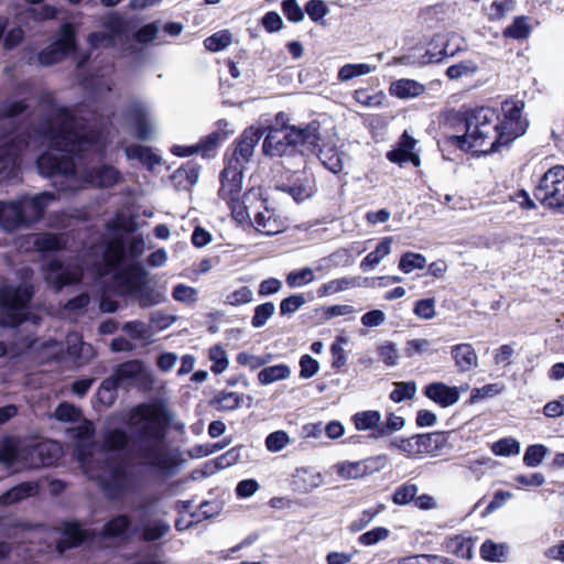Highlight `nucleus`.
<instances>
[{
	"mask_svg": "<svg viewBox=\"0 0 564 564\" xmlns=\"http://www.w3.org/2000/svg\"><path fill=\"white\" fill-rule=\"evenodd\" d=\"M426 265V258L416 252L406 251L404 252L399 261V270L405 274L413 272L414 270H422Z\"/></svg>",
	"mask_w": 564,
	"mask_h": 564,
	"instance_id": "43",
	"label": "nucleus"
},
{
	"mask_svg": "<svg viewBox=\"0 0 564 564\" xmlns=\"http://www.w3.org/2000/svg\"><path fill=\"white\" fill-rule=\"evenodd\" d=\"M115 379L117 387L124 389L132 386H145L151 382V375L148 369L138 360L127 361L118 366L110 377Z\"/></svg>",
	"mask_w": 564,
	"mask_h": 564,
	"instance_id": "15",
	"label": "nucleus"
},
{
	"mask_svg": "<svg viewBox=\"0 0 564 564\" xmlns=\"http://www.w3.org/2000/svg\"><path fill=\"white\" fill-rule=\"evenodd\" d=\"M315 280V274L313 269L303 268L300 270H294L288 273L286 275V284L290 288H302Z\"/></svg>",
	"mask_w": 564,
	"mask_h": 564,
	"instance_id": "52",
	"label": "nucleus"
},
{
	"mask_svg": "<svg viewBox=\"0 0 564 564\" xmlns=\"http://www.w3.org/2000/svg\"><path fill=\"white\" fill-rule=\"evenodd\" d=\"M444 55H445V53H443L442 51L433 53L427 50V51H425L424 54H422L420 56H416L415 53L403 55L397 59V63L403 64V65H420V66H422V65H427L430 63L440 62V61H442Z\"/></svg>",
	"mask_w": 564,
	"mask_h": 564,
	"instance_id": "42",
	"label": "nucleus"
},
{
	"mask_svg": "<svg viewBox=\"0 0 564 564\" xmlns=\"http://www.w3.org/2000/svg\"><path fill=\"white\" fill-rule=\"evenodd\" d=\"M33 271L29 268L22 270L23 282L17 288L0 281V325L18 326L31 322L33 325L40 323V317L34 314H26V305L33 294L32 285L26 281L32 276Z\"/></svg>",
	"mask_w": 564,
	"mask_h": 564,
	"instance_id": "5",
	"label": "nucleus"
},
{
	"mask_svg": "<svg viewBox=\"0 0 564 564\" xmlns=\"http://www.w3.org/2000/svg\"><path fill=\"white\" fill-rule=\"evenodd\" d=\"M124 253V245L122 240L115 239L110 241L104 249L101 254L102 262L94 264V272L98 276H102L110 272L121 261Z\"/></svg>",
	"mask_w": 564,
	"mask_h": 564,
	"instance_id": "22",
	"label": "nucleus"
},
{
	"mask_svg": "<svg viewBox=\"0 0 564 564\" xmlns=\"http://www.w3.org/2000/svg\"><path fill=\"white\" fill-rule=\"evenodd\" d=\"M415 393L416 384L414 381L395 382L394 389L390 393V399L395 403H400L404 400L413 399Z\"/></svg>",
	"mask_w": 564,
	"mask_h": 564,
	"instance_id": "58",
	"label": "nucleus"
},
{
	"mask_svg": "<svg viewBox=\"0 0 564 564\" xmlns=\"http://www.w3.org/2000/svg\"><path fill=\"white\" fill-rule=\"evenodd\" d=\"M19 135H3L0 139V174L9 176L20 164L22 144L35 148L41 140L48 151L36 161L40 174L53 178V185L62 192H77L87 186L110 187L119 183L122 175L109 164L79 170L72 156L94 159L102 156L108 144L104 122L96 110L78 108L74 113L67 109L51 106L47 117L29 140H18Z\"/></svg>",
	"mask_w": 564,
	"mask_h": 564,
	"instance_id": "1",
	"label": "nucleus"
},
{
	"mask_svg": "<svg viewBox=\"0 0 564 564\" xmlns=\"http://www.w3.org/2000/svg\"><path fill=\"white\" fill-rule=\"evenodd\" d=\"M94 436L93 423L83 421L75 430L76 455L84 473L91 479H97L111 497H120L137 487L138 480L133 470L122 464L108 459L109 453L97 449L91 444Z\"/></svg>",
	"mask_w": 564,
	"mask_h": 564,
	"instance_id": "3",
	"label": "nucleus"
},
{
	"mask_svg": "<svg viewBox=\"0 0 564 564\" xmlns=\"http://www.w3.org/2000/svg\"><path fill=\"white\" fill-rule=\"evenodd\" d=\"M102 25L108 30L107 32H94L88 36V43L94 48L112 45L115 39L120 36L123 30L122 20L116 14L105 18Z\"/></svg>",
	"mask_w": 564,
	"mask_h": 564,
	"instance_id": "20",
	"label": "nucleus"
},
{
	"mask_svg": "<svg viewBox=\"0 0 564 564\" xmlns=\"http://www.w3.org/2000/svg\"><path fill=\"white\" fill-rule=\"evenodd\" d=\"M242 401V395L237 392H220L215 398L214 404L220 411H234L241 405Z\"/></svg>",
	"mask_w": 564,
	"mask_h": 564,
	"instance_id": "53",
	"label": "nucleus"
},
{
	"mask_svg": "<svg viewBox=\"0 0 564 564\" xmlns=\"http://www.w3.org/2000/svg\"><path fill=\"white\" fill-rule=\"evenodd\" d=\"M134 297L142 307L158 305L166 300L165 290L155 291L147 289L144 285L141 286Z\"/></svg>",
	"mask_w": 564,
	"mask_h": 564,
	"instance_id": "47",
	"label": "nucleus"
},
{
	"mask_svg": "<svg viewBox=\"0 0 564 564\" xmlns=\"http://www.w3.org/2000/svg\"><path fill=\"white\" fill-rule=\"evenodd\" d=\"M523 109L524 101L521 99L511 98L501 104L502 119L498 117V129L503 147L525 133L529 121L523 116Z\"/></svg>",
	"mask_w": 564,
	"mask_h": 564,
	"instance_id": "9",
	"label": "nucleus"
},
{
	"mask_svg": "<svg viewBox=\"0 0 564 564\" xmlns=\"http://www.w3.org/2000/svg\"><path fill=\"white\" fill-rule=\"evenodd\" d=\"M447 440L444 433L414 434L409 437H394L390 440L388 448L397 449L408 458L421 459L435 457L446 446Z\"/></svg>",
	"mask_w": 564,
	"mask_h": 564,
	"instance_id": "8",
	"label": "nucleus"
},
{
	"mask_svg": "<svg viewBox=\"0 0 564 564\" xmlns=\"http://www.w3.org/2000/svg\"><path fill=\"white\" fill-rule=\"evenodd\" d=\"M130 530V519L124 514L112 518L102 528L104 534L110 538H124Z\"/></svg>",
	"mask_w": 564,
	"mask_h": 564,
	"instance_id": "38",
	"label": "nucleus"
},
{
	"mask_svg": "<svg viewBox=\"0 0 564 564\" xmlns=\"http://www.w3.org/2000/svg\"><path fill=\"white\" fill-rule=\"evenodd\" d=\"M172 413L162 403L148 402L133 406L127 415L132 432V455L143 467L162 471L169 467L166 434Z\"/></svg>",
	"mask_w": 564,
	"mask_h": 564,
	"instance_id": "2",
	"label": "nucleus"
},
{
	"mask_svg": "<svg viewBox=\"0 0 564 564\" xmlns=\"http://www.w3.org/2000/svg\"><path fill=\"white\" fill-rule=\"evenodd\" d=\"M259 204L251 203L253 207L246 208L248 217L246 221H252L254 228L267 236L278 235L283 232L288 225L275 209L270 208L268 200L262 198L261 191L259 192Z\"/></svg>",
	"mask_w": 564,
	"mask_h": 564,
	"instance_id": "11",
	"label": "nucleus"
},
{
	"mask_svg": "<svg viewBox=\"0 0 564 564\" xmlns=\"http://www.w3.org/2000/svg\"><path fill=\"white\" fill-rule=\"evenodd\" d=\"M46 283L56 291L80 280L83 269L77 265H64L56 259L50 260L43 268Z\"/></svg>",
	"mask_w": 564,
	"mask_h": 564,
	"instance_id": "13",
	"label": "nucleus"
},
{
	"mask_svg": "<svg viewBox=\"0 0 564 564\" xmlns=\"http://www.w3.org/2000/svg\"><path fill=\"white\" fill-rule=\"evenodd\" d=\"M145 272L139 265H130L115 275L116 292L121 295L135 296L141 286L145 284Z\"/></svg>",
	"mask_w": 564,
	"mask_h": 564,
	"instance_id": "18",
	"label": "nucleus"
},
{
	"mask_svg": "<svg viewBox=\"0 0 564 564\" xmlns=\"http://www.w3.org/2000/svg\"><path fill=\"white\" fill-rule=\"evenodd\" d=\"M451 355L459 371L466 372L478 366V356L471 344L454 345Z\"/></svg>",
	"mask_w": 564,
	"mask_h": 564,
	"instance_id": "27",
	"label": "nucleus"
},
{
	"mask_svg": "<svg viewBox=\"0 0 564 564\" xmlns=\"http://www.w3.org/2000/svg\"><path fill=\"white\" fill-rule=\"evenodd\" d=\"M305 12L313 22L324 24V18L329 13V9L324 0H310L305 4Z\"/></svg>",
	"mask_w": 564,
	"mask_h": 564,
	"instance_id": "60",
	"label": "nucleus"
},
{
	"mask_svg": "<svg viewBox=\"0 0 564 564\" xmlns=\"http://www.w3.org/2000/svg\"><path fill=\"white\" fill-rule=\"evenodd\" d=\"M534 197L549 208L564 209V166L557 165L544 173Z\"/></svg>",
	"mask_w": 564,
	"mask_h": 564,
	"instance_id": "10",
	"label": "nucleus"
},
{
	"mask_svg": "<svg viewBox=\"0 0 564 564\" xmlns=\"http://www.w3.org/2000/svg\"><path fill=\"white\" fill-rule=\"evenodd\" d=\"M33 243L40 251H53L61 249L65 241L63 236L42 234L34 237Z\"/></svg>",
	"mask_w": 564,
	"mask_h": 564,
	"instance_id": "51",
	"label": "nucleus"
},
{
	"mask_svg": "<svg viewBox=\"0 0 564 564\" xmlns=\"http://www.w3.org/2000/svg\"><path fill=\"white\" fill-rule=\"evenodd\" d=\"M123 150L128 160H138L149 170H153L162 163L161 155L150 147L131 144L124 147Z\"/></svg>",
	"mask_w": 564,
	"mask_h": 564,
	"instance_id": "28",
	"label": "nucleus"
},
{
	"mask_svg": "<svg viewBox=\"0 0 564 564\" xmlns=\"http://www.w3.org/2000/svg\"><path fill=\"white\" fill-rule=\"evenodd\" d=\"M318 158L322 164L334 174L344 169L343 155L335 147L324 145L319 150Z\"/></svg>",
	"mask_w": 564,
	"mask_h": 564,
	"instance_id": "37",
	"label": "nucleus"
},
{
	"mask_svg": "<svg viewBox=\"0 0 564 564\" xmlns=\"http://www.w3.org/2000/svg\"><path fill=\"white\" fill-rule=\"evenodd\" d=\"M390 531L384 527L373 528L358 536V543L364 546H372L389 538Z\"/></svg>",
	"mask_w": 564,
	"mask_h": 564,
	"instance_id": "61",
	"label": "nucleus"
},
{
	"mask_svg": "<svg viewBox=\"0 0 564 564\" xmlns=\"http://www.w3.org/2000/svg\"><path fill=\"white\" fill-rule=\"evenodd\" d=\"M549 454V449L543 444H533L527 447L523 455V464L527 467H538L542 464L545 456Z\"/></svg>",
	"mask_w": 564,
	"mask_h": 564,
	"instance_id": "49",
	"label": "nucleus"
},
{
	"mask_svg": "<svg viewBox=\"0 0 564 564\" xmlns=\"http://www.w3.org/2000/svg\"><path fill=\"white\" fill-rule=\"evenodd\" d=\"M37 485L35 482H23L20 484L0 497L1 505L15 503L24 498L34 496L37 492Z\"/></svg>",
	"mask_w": 564,
	"mask_h": 564,
	"instance_id": "36",
	"label": "nucleus"
},
{
	"mask_svg": "<svg viewBox=\"0 0 564 564\" xmlns=\"http://www.w3.org/2000/svg\"><path fill=\"white\" fill-rule=\"evenodd\" d=\"M253 301V292L249 286H240L226 295L225 304L240 306Z\"/></svg>",
	"mask_w": 564,
	"mask_h": 564,
	"instance_id": "59",
	"label": "nucleus"
},
{
	"mask_svg": "<svg viewBox=\"0 0 564 564\" xmlns=\"http://www.w3.org/2000/svg\"><path fill=\"white\" fill-rule=\"evenodd\" d=\"M284 137L285 135L281 128H270L262 144L263 153L269 156H282L292 152V149Z\"/></svg>",
	"mask_w": 564,
	"mask_h": 564,
	"instance_id": "26",
	"label": "nucleus"
},
{
	"mask_svg": "<svg viewBox=\"0 0 564 564\" xmlns=\"http://www.w3.org/2000/svg\"><path fill=\"white\" fill-rule=\"evenodd\" d=\"M54 416L56 420L61 422H82V412L75 405L64 402L61 403L55 412Z\"/></svg>",
	"mask_w": 564,
	"mask_h": 564,
	"instance_id": "62",
	"label": "nucleus"
},
{
	"mask_svg": "<svg viewBox=\"0 0 564 564\" xmlns=\"http://www.w3.org/2000/svg\"><path fill=\"white\" fill-rule=\"evenodd\" d=\"M128 121L135 128L137 135L141 140L150 139L154 133V122L150 108L141 102H132L127 112Z\"/></svg>",
	"mask_w": 564,
	"mask_h": 564,
	"instance_id": "17",
	"label": "nucleus"
},
{
	"mask_svg": "<svg viewBox=\"0 0 564 564\" xmlns=\"http://www.w3.org/2000/svg\"><path fill=\"white\" fill-rule=\"evenodd\" d=\"M262 137L261 130L256 127L247 128L238 139L230 158L226 165H239V169H245L254 152V148Z\"/></svg>",
	"mask_w": 564,
	"mask_h": 564,
	"instance_id": "16",
	"label": "nucleus"
},
{
	"mask_svg": "<svg viewBox=\"0 0 564 564\" xmlns=\"http://www.w3.org/2000/svg\"><path fill=\"white\" fill-rule=\"evenodd\" d=\"M354 98L364 107H379L384 100V94L382 91H370L361 88L355 90Z\"/></svg>",
	"mask_w": 564,
	"mask_h": 564,
	"instance_id": "54",
	"label": "nucleus"
},
{
	"mask_svg": "<svg viewBox=\"0 0 564 564\" xmlns=\"http://www.w3.org/2000/svg\"><path fill=\"white\" fill-rule=\"evenodd\" d=\"M220 140L219 132H213L202 139L195 145H173L171 148V152L177 156L185 158L191 156L195 153H202L203 156L209 155L212 151H214Z\"/></svg>",
	"mask_w": 564,
	"mask_h": 564,
	"instance_id": "25",
	"label": "nucleus"
},
{
	"mask_svg": "<svg viewBox=\"0 0 564 564\" xmlns=\"http://www.w3.org/2000/svg\"><path fill=\"white\" fill-rule=\"evenodd\" d=\"M88 536V530L84 529L80 524L76 522L65 523L63 536L57 542L56 549L58 553H63L66 549L77 546Z\"/></svg>",
	"mask_w": 564,
	"mask_h": 564,
	"instance_id": "30",
	"label": "nucleus"
},
{
	"mask_svg": "<svg viewBox=\"0 0 564 564\" xmlns=\"http://www.w3.org/2000/svg\"><path fill=\"white\" fill-rule=\"evenodd\" d=\"M376 69L375 66H371L366 63L359 64H346L341 66L338 70V79L340 82H347L355 77L367 75L372 73Z\"/></svg>",
	"mask_w": 564,
	"mask_h": 564,
	"instance_id": "45",
	"label": "nucleus"
},
{
	"mask_svg": "<svg viewBox=\"0 0 564 564\" xmlns=\"http://www.w3.org/2000/svg\"><path fill=\"white\" fill-rule=\"evenodd\" d=\"M417 490L419 489L415 484L405 482L395 489L392 500L398 506L408 505L414 500Z\"/></svg>",
	"mask_w": 564,
	"mask_h": 564,
	"instance_id": "64",
	"label": "nucleus"
},
{
	"mask_svg": "<svg viewBox=\"0 0 564 564\" xmlns=\"http://www.w3.org/2000/svg\"><path fill=\"white\" fill-rule=\"evenodd\" d=\"M75 48V32L70 24L62 25L57 39L39 53L41 65L50 66L63 61Z\"/></svg>",
	"mask_w": 564,
	"mask_h": 564,
	"instance_id": "12",
	"label": "nucleus"
},
{
	"mask_svg": "<svg viewBox=\"0 0 564 564\" xmlns=\"http://www.w3.org/2000/svg\"><path fill=\"white\" fill-rule=\"evenodd\" d=\"M172 296L176 302L195 304L198 301V291L193 286L180 283L174 286Z\"/></svg>",
	"mask_w": 564,
	"mask_h": 564,
	"instance_id": "63",
	"label": "nucleus"
},
{
	"mask_svg": "<svg viewBox=\"0 0 564 564\" xmlns=\"http://www.w3.org/2000/svg\"><path fill=\"white\" fill-rule=\"evenodd\" d=\"M291 376V368L285 364L269 366L258 372V381L268 386L276 381L285 380Z\"/></svg>",
	"mask_w": 564,
	"mask_h": 564,
	"instance_id": "35",
	"label": "nucleus"
},
{
	"mask_svg": "<svg viewBox=\"0 0 564 564\" xmlns=\"http://www.w3.org/2000/svg\"><path fill=\"white\" fill-rule=\"evenodd\" d=\"M479 69L478 64L473 59L458 62L446 69V76L452 80L473 77Z\"/></svg>",
	"mask_w": 564,
	"mask_h": 564,
	"instance_id": "40",
	"label": "nucleus"
},
{
	"mask_svg": "<svg viewBox=\"0 0 564 564\" xmlns=\"http://www.w3.org/2000/svg\"><path fill=\"white\" fill-rule=\"evenodd\" d=\"M387 463L384 455L360 462H341L334 466L336 474L345 480L358 479L381 470Z\"/></svg>",
	"mask_w": 564,
	"mask_h": 564,
	"instance_id": "14",
	"label": "nucleus"
},
{
	"mask_svg": "<svg viewBox=\"0 0 564 564\" xmlns=\"http://www.w3.org/2000/svg\"><path fill=\"white\" fill-rule=\"evenodd\" d=\"M393 242L392 237L382 238L377 245L376 249L368 253L360 262V269L362 271H369L379 265V263L391 252V246Z\"/></svg>",
	"mask_w": 564,
	"mask_h": 564,
	"instance_id": "33",
	"label": "nucleus"
},
{
	"mask_svg": "<svg viewBox=\"0 0 564 564\" xmlns=\"http://www.w3.org/2000/svg\"><path fill=\"white\" fill-rule=\"evenodd\" d=\"M389 90L390 94L394 97L400 99H409L422 95L425 90V87L423 84L414 79L402 78L391 83Z\"/></svg>",
	"mask_w": 564,
	"mask_h": 564,
	"instance_id": "32",
	"label": "nucleus"
},
{
	"mask_svg": "<svg viewBox=\"0 0 564 564\" xmlns=\"http://www.w3.org/2000/svg\"><path fill=\"white\" fill-rule=\"evenodd\" d=\"M507 553V545L503 543H495L491 540H486L481 547L480 554L481 557L486 561L490 562H499L501 561Z\"/></svg>",
	"mask_w": 564,
	"mask_h": 564,
	"instance_id": "50",
	"label": "nucleus"
},
{
	"mask_svg": "<svg viewBox=\"0 0 564 564\" xmlns=\"http://www.w3.org/2000/svg\"><path fill=\"white\" fill-rule=\"evenodd\" d=\"M531 33V26L528 23L525 17H517L513 22L503 30V36L523 40L527 39Z\"/></svg>",
	"mask_w": 564,
	"mask_h": 564,
	"instance_id": "46",
	"label": "nucleus"
},
{
	"mask_svg": "<svg viewBox=\"0 0 564 564\" xmlns=\"http://www.w3.org/2000/svg\"><path fill=\"white\" fill-rule=\"evenodd\" d=\"M416 140L404 131L395 148L387 153V159L402 165L405 162H412L415 166L420 165V158L414 152Z\"/></svg>",
	"mask_w": 564,
	"mask_h": 564,
	"instance_id": "21",
	"label": "nucleus"
},
{
	"mask_svg": "<svg viewBox=\"0 0 564 564\" xmlns=\"http://www.w3.org/2000/svg\"><path fill=\"white\" fill-rule=\"evenodd\" d=\"M281 129L292 150L300 144L315 145L319 140L318 124L315 122L307 124L305 128L283 126Z\"/></svg>",
	"mask_w": 564,
	"mask_h": 564,
	"instance_id": "23",
	"label": "nucleus"
},
{
	"mask_svg": "<svg viewBox=\"0 0 564 564\" xmlns=\"http://www.w3.org/2000/svg\"><path fill=\"white\" fill-rule=\"evenodd\" d=\"M283 191L288 192L295 202H303L310 198L316 191L314 177L303 173L291 185L283 187Z\"/></svg>",
	"mask_w": 564,
	"mask_h": 564,
	"instance_id": "31",
	"label": "nucleus"
},
{
	"mask_svg": "<svg viewBox=\"0 0 564 564\" xmlns=\"http://www.w3.org/2000/svg\"><path fill=\"white\" fill-rule=\"evenodd\" d=\"M242 181L243 170L239 169V165H226L220 174V188L218 191V196L226 202L231 210L232 217L241 224L245 223L248 217L246 208L253 207L251 203H260V188L247 191L240 199Z\"/></svg>",
	"mask_w": 564,
	"mask_h": 564,
	"instance_id": "7",
	"label": "nucleus"
},
{
	"mask_svg": "<svg viewBox=\"0 0 564 564\" xmlns=\"http://www.w3.org/2000/svg\"><path fill=\"white\" fill-rule=\"evenodd\" d=\"M376 280L361 276H344L323 283L316 290L318 297H327L334 294L362 286H375Z\"/></svg>",
	"mask_w": 564,
	"mask_h": 564,
	"instance_id": "19",
	"label": "nucleus"
},
{
	"mask_svg": "<svg viewBox=\"0 0 564 564\" xmlns=\"http://www.w3.org/2000/svg\"><path fill=\"white\" fill-rule=\"evenodd\" d=\"M31 454L39 458L32 464L33 467L51 466L55 464L62 455V447L57 442L46 441L35 445Z\"/></svg>",
	"mask_w": 564,
	"mask_h": 564,
	"instance_id": "29",
	"label": "nucleus"
},
{
	"mask_svg": "<svg viewBox=\"0 0 564 564\" xmlns=\"http://www.w3.org/2000/svg\"><path fill=\"white\" fill-rule=\"evenodd\" d=\"M382 415L377 410H367L357 412L351 417L352 423L358 431H372V433L380 427Z\"/></svg>",
	"mask_w": 564,
	"mask_h": 564,
	"instance_id": "34",
	"label": "nucleus"
},
{
	"mask_svg": "<svg viewBox=\"0 0 564 564\" xmlns=\"http://www.w3.org/2000/svg\"><path fill=\"white\" fill-rule=\"evenodd\" d=\"M404 425L405 421L401 415H398L393 412H388L386 415L384 423L372 433V436L375 438L390 436L401 431L404 427Z\"/></svg>",
	"mask_w": 564,
	"mask_h": 564,
	"instance_id": "39",
	"label": "nucleus"
},
{
	"mask_svg": "<svg viewBox=\"0 0 564 564\" xmlns=\"http://www.w3.org/2000/svg\"><path fill=\"white\" fill-rule=\"evenodd\" d=\"M404 351L410 358L415 356L433 355L436 352V350L432 348V341L423 338L409 340L405 345Z\"/></svg>",
	"mask_w": 564,
	"mask_h": 564,
	"instance_id": "55",
	"label": "nucleus"
},
{
	"mask_svg": "<svg viewBox=\"0 0 564 564\" xmlns=\"http://www.w3.org/2000/svg\"><path fill=\"white\" fill-rule=\"evenodd\" d=\"M22 101H7L0 107V124H14V117L25 109Z\"/></svg>",
	"mask_w": 564,
	"mask_h": 564,
	"instance_id": "57",
	"label": "nucleus"
},
{
	"mask_svg": "<svg viewBox=\"0 0 564 564\" xmlns=\"http://www.w3.org/2000/svg\"><path fill=\"white\" fill-rule=\"evenodd\" d=\"M55 199L52 193L24 196L15 202H0V228L13 231L41 219L45 208Z\"/></svg>",
	"mask_w": 564,
	"mask_h": 564,
	"instance_id": "6",
	"label": "nucleus"
},
{
	"mask_svg": "<svg viewBox=\"0 0 564 564\" xmlns=\"http://www.w3.org/2000/svg\"><path fill=\"white\" fill-rule=\"evenodd\" d=\"M446 547L458 557L470 560L473 557L474 541L470 538L456 535L448 540Z\"/></svg>",
	"mask_w": 564,
	"mask_h": 564,
	"instance_id": "41",
	"label": "nucleus"
},
{
	"mask_svg": "<svg viewBox=\"0 0 564 564\" xmlns=\"http://www.w3.org/2000/svg\"><path fill=\"white\" fill-rule=\"evenodd\" d=\"M491 452L496 456H511L520 453V443L512 437H505L491 445Z\"/></svg>",
	"mask_w": 564,
	"mask_h": 564,
	"instance_id": "56",
	"label": "nucleus"
},
{
	"mask_svg": "<svg viewBox=\"0 0 564 564\" xmlns=\"http://www.w3.org/2000/svg\"><path fill=\"white\" fill-rule=\"evenodd\" d=\"M463 150H473L485 154L498 152L503 148L498 129V115L489 107H478L466 117V132L457 137Z\"/></svg>",
	"mask_w": 564,
	"mask_h": 564,
	"instance_id": "4",
	"label": "nucleus"
},
{
	"mask_svg": "<svg viewBox=\"0 0 564 564\" xmlns=\"http://www.w3.org/2000/svg\"><path fill=\"white\" fill-rule=\"evenodd\" d=\"M171 527L163 520L148 521L142 524V538L148 542L156 541L164 536Z\"/></svg>",
	"mask_w": 564,
	"mask_h": 564,
	"instance_id": "44",
	"label": "nucleus"
},
{
	"mask_svg": "<svg viewBox=\"0 0 564 564\" xmlns=\"http://www.w3.org/2000/svg\"><path fill=\"white\" fill-rule=\"evenodd\" d=\"M426 398L437 403L442 408L454 405L459 400V390L457 387H448L443 382H433L424 388Z\"/></svg>",
	"mask_w": 564,
	"mask_h": 564,
	"instance_id": "24",
	"label": "nucleus"
},
{
	"mask_svg": "<svg viewBox=\"0 0 564 564\" xmlns=\"http://www.w3.org/2000/svg\"><path fill=\"white\" fill-rule=\"evenodd\" d=\"M380 360L387 367H395L399 364L400 351L398 346L392 341H383L377 348Z\"/></svg>",
	"mask_w": 564,
	"mask_h": 564,
	"instance_id": "48",
	"label": "nucleus"
}]
</instances>
